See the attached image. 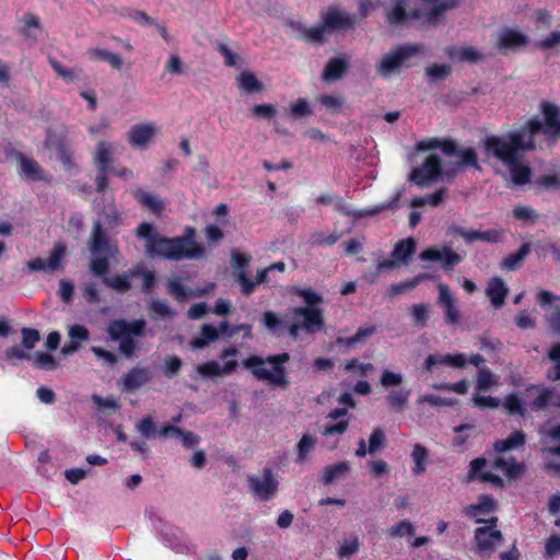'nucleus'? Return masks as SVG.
<instances>
[{"label": "nucleus", "instance_id": "obj_56", "mask_svg": "<svg viewBox=\"0 0 560 560\" xmlns=\"http://www.w3.org/2000/svg\"><path fill=\"white\" fill-rule=\"evenodd\" d=\"M513 215L517 220L527 222V223H535L537 219L539 218V214L537 211L532 208L530 206H523L518 205L513 208Z\"/></svg>", "mask_w": 560, "mask_h": 560}, {"label": "nucleus", "instance_id": "obj_58", "mask_svg": "<svg viewBox=\"0 0 560 560\" xmlns=\"http://www.w3.org/2000/svg\"><path fill=\"white\" fill-rule=\"evenodd\" d=\"M215 50L223 57L224 65L226 67H236L242 58L238 54L234 52L224 43H218Z\"/></svg>", "mask_w": 560, "mask_h": 560}, {"label": "nucleus", "instance_id": "obj_34", "mask_svg": "<svg viewBox=\"0 0 560 560\" xmlns=\"http://www.w3.org/2000/svg\"><path fill=\"white\" fill-rule=\"evenodd\" d=\"M410 0H392V8L386 13L387 22L390 25H399L408 20L407 7Z\"/></svg>", "mask_w": 560, "mask_h": 560}, {"label": "nucleus", "instance_id": "obj_43", "mask_svg": "<svg viewBox=\"0 0 560 560\" xmlns=\"http://www.w3.org/2000/svg\"><path fill=\"white\" fill-rule=\"evenodd\" d=\"M291 293L302 298L306 303L305 307L319 308L318 304L323 302V296L319 293L313 291L312 289L293 287L291 289Z\"/></svg>", "mask_w": 560, "mask_h": 560}, {"label": "nucleus", "instance_id": "obj_6", "mask_svg": "<svg viewBox=\"0 0 560 560\" xmlns=\"http://www.w3.org/2000/svg\"><path fill=\"white\" fill-rule=\"evenodd\" d=\"M292 324L288 327L289 335L296 339L303 330L308 335L319 332L325 327L323 310L311 307H292L289 310Z\"/></svg>", "mask_w": 560, "mask_h": 560}, {"label": "nucleus", "instance_id": "obj_49", "mask_svg": "<svg viewBox=\"0 0 560 560\" xmlns=\"http://www.w3.org/2000/svg\"><path fill=\"white\" fill-rule=\"evenodd\" d=\"M316 442H317L316 438H314L310 434H304L300 439V441L296 444V448H298L296 463L302 464L307 459V455L312 450H314Z\"/></svg>", "mask_w": 560, "mask_h": 560}, {"label": "nucleus", "instance_id": "obj_13", "mask_svg": "<svg viewBox=\"0 0 560 560\" xmlns=\"http://www.w3.org/2000/svg\"><path fill=\"white\" fill-rule=\"evenodd\" d=\"M67 253V246L62 243H57L47 260L39 257L27 261L30 271H56L60 268L62 259Z\"/></svg>", "mask_w": 560, "mask_h": 560}, {"label": "nucleus", "instance_id": "obj_30", "mask_svg": "<svg viewBox=\"0 0 560 560\" xmlns=\"http://www.w3.org/2000/svg\"><path fill=\"white\" fill-rule=\"evenodd\" d=\"M97 277L102 279V282L106 287L115 290L118 293H126L132 287L130 279L133 278V276L130 275V269L121 275H116L113 277H108L107 273Z\"/></svg>", "mask_w": 560, "mask_h": 560}, {"label": "nucleus", "instance_id": "obj_9", "mask_svg": "<svg viewBox=\"0 0 560 560\" xmlns=\"http://www.w3.org/2000/svg\"><path fill=\"white\" fill-rule=\"evenodd\" d=\"M247 482L250 492L261 501L271 500L279 491V481L270 467H265L261 476H248Z\"/></svg>", "mask_w": 560, "mask_h": 560}, {"label": "nucleus", "instance_id": "obj_51", "mask_svg": "<svg viewBox=\"0 0 560 560\" xmlns=\"http://www.w3.org/2000/svg\"><path fill=\"white\" fill-rule=\"evenodd\" d=\"M413 325L423 328L428 325L429 307L424 303L413 304L410 310Z\"/></svg>", "mask_w": 560, "mask_h": 560}, {"label": "nucleus", "instance_id": "obj_63", "mask_svg": "<svg viewBox=\"0 0 560 560\" xmlns=\"http://www.w3.org/2000/svg\"><path fill=\"white\" fill-rule=\"evenodd\" d=\"M22 334V346L26 350H32L36 346V343L40 340V334L35 328L23 327L21 329Z\"/></svg>", "mask_w": 560, "mask_h": 560}, {"label": "nucleus", "instance_id": "obj_14", "mask_svg": "<svg viewBox=\"0 0 560 560\" xmlns=\"http://www.w3.org/2000/svg\"><path fill=\"white\" fill-rule=\"evenodd\" d=\"M527 44L528 37L526 35L518 31L505 27L500 31L495 47L501 54L505 55L509 50H516Z\"/></svg>", "mask_w": 560, "mask_h": 560}, {"label": "nucleus", "instance_id": "obj_3", "mask_svg": "<svg viewBox=\"0 0 560 560\" xmlns=\"http://www.w3.org/2000/svg\"><path fill=\"white\" fill-rule=\"evenodd\" d=\"M291 357L288 352L270 354L266 358L253 354L242 361L245 369H249L258 381L267 382L273 387L287 388L290 384L288 371L284 366Z\"/></svg>", "mask_w": 560, "mask_h": 560}, {"label": "nucleus", "instance_id": "obj_16", "mask_svg": "<svg viewBox=\"0 0 560 560\" xmlns=\"http://www.w3.org/2000/svg\"><path fill=\"white\" fill-rule=\"evenodd\" d=\"M155 133L156 130L152 124H136L128 131V142L133 148L144 150Z\"/></svg>", "mask_w": 560, "mask_h": 560}, {"label": "nucleus", "instance_id": "obj_24", "mask_svg": "<svg viewBox=\"0 0 560 560\" xmlns=\"http://www.w3.org/2000/svg\"><path fill=\"white\" fill-rule=\"evenodd\" d=\"M122 386L126 392H133L150 381V372L144 368H132L122 376Z\"/></svg>", "mask_w": 560, "mask_h": 560}, {"label": "nucleus", "instance_id": "obj_35", "mask_svg": "<svg viewBox=\"0 0 560 560\" xmlns=\"http://www.w3.org/2000/svg\"><path fill=\"white\" fill-rule=\"evenodd\" d=\"M219 338V329L211 324H203L200 328V336L190 340L192 349H202Z\"/></svg>", "mask_w": 560, "mask_h": 560}, {"label": "nucleus", "instance_id": "obj_37", "mask_svg": "<svg viewBox=\"0 0 560 560\" xmlns=\"http://www.w3.org/2000/svg\"><path fill=\"white\" fill-rule=\"evenodd\" d=\"M494 467L505 471L509 478H515L525 470L524 463H517L514 458L505 459L504 457H497L494 459Z\"/></svg>", "mask_w": 560, "mask_h": 560}, {"label": "nucleus", "instance_id": "obj_17", "mask_svg": "<svg viewBox=\"0 0 560 560\" xmlns=\"http://www.w3.org/2000/svg\"><path fill=\"white\" fill-rule=\"evenodd\" d=\"M438 303L444 308L445 322L456 324L459 320V311L455 305V298L445 283H440Z\"/></svg>", "mask_w": 560, "mask_h": 560}, {"label": "nucleus", "instance_id": "obj_23", "mask_svg": "<svg viewBox=\"0 0 560 560\" xmlns=\"http://www.w3.org/2000/svg\"><path fill=\"white\" fill-rule=\"evenodd\" d=\"M16 159L20 163L21 175L25 179L34 182L44 179V170L35 159L27 158L21 152H16Z\"/></svg>", "mask_w": 560, "mask_h": 560}, {"label": "nucleus", "instance_id": "obj_21", "mask_svg": "<svg viewBox=\"0 0 560 560\" xmlns=\"http://www.w3.org/2000/svg\"><path fill=\"white\" fill-rule=\"evenodd\" d=\"M132 196L143 209H148L156 217L162 215L165 205L156 195L148 192L142 188H137L132 191Z\"/></svg>", "mask_w": 560, "mask_h": 560}, {"label": "nucleus", "instance_id": "obj_52", "mask_svg": "<svg viewBox=\"0 0 560 560\" xmlns=\"http://www.w3.org/2000/svg\"><path fill=\"white\" fill-rule=\"evenodd\" d=\"M166 291L178 302L186 301L190 291L178 279L168 280Z\"/></svg>", "mask_w": 560, "mask_h": 560}, {"label": "nucleus", "instance_id": "obj_1", "mask_svg": "<svg viewBox=\"0 0 560 560\" xmlns=\"http://www.w3.org/2000/svg\"><path fill=\"white\" fill-rule=\"evenodd\" d=\"M540 110L544 122L537 117L528 119L520 129L512 130L505 136H488L485 139V150L503 164H515L522 153L536 150L535 137L544 133L549 144L560 138V107L541 101Z\"/></svg>", "mask_w": 560, "mask_h": 560}, {"label": "nucleus", "instance_id": "obj_26", "mask_svg": "<svg viewBox=\"0 0 560 560\" xmlns=\"http://www.w3.org/2000/svg\"><path fill=\"white\" fill-rule=\"evenodd\" d=\"M532 245L525 242L515 252L506 256L500 264L502 270L516 271L522 268L526 256L530 253Z\"/></svg>", "mask_w": 560, "mask_h": 560}, {"label": "nucleus", "instance_id": "obj_31", "mask_svg": "<svg viewBox=\"0 0 560 560\" xmlns=\"http://www.w3.org/2000/svg\"><path fill=\"white\" fill-rule=\"evenodd\" d=\"M548 405L560 408V393H557L553 388L544 387L533 400L532 408L542 410Z\"/></svg>", "mask_w": 560, "mask_h": 560}, {"label": "nucleus", "instance_id": "obj_48", "mask_svg": "<svg viewBox=\"0 0 560 560\" xmlns=\"http://www.w3.org/2000/svg\"><path fill=\"white\" fill-rule=\"evenodd\" d=\"M495 509V502L492 497L483 494L479 498V502L470 504L465 513L467 516H476L479 512H490Z\"/></svg>", "mask_w": 560, "mask_h": 560}, {"label": "nucleus", "instance_id": "obj_32", "mask_svg": "<svg viewBox=\"0 0 560 560\" xmlns=\"http://www.w3.org/2000/svg\"><path fill=\"white\" fill-rule=\"evenodd\" d=\"M350 470L348 462H339L324 467L319 481L327 486L343 477Z\"/></svg>", "mask_w": 560, "mask_h": 560}, {"label": "nucleus", "instance_id": "obj_64", "mask_svg": "<svg viewBox=\"0 0 560 560\" xmlns=\"http://www.w3.org/2000/svg\"><path fill=\"white\" fill-rule=\"evenodd\" d=\"M140 434L145 439H152L156 435V424L151 416L143 417L137 424Z\"/></svg>", "mask_w": 560, "mask_h": 560}, {"label": "nucleus", "instance_id": "obj_41", "mask_svg": "<svg viewBox=\"0 0 560 560\" xmlns=\"http://www.w3.org/2000/svg\"><path fill=\"white\" fill-rule=\"evenodd\" d=\"M503 406L510 416L525 417L527 409L516 393H511L504 397Z\"/></svg>", "mask_w": 560, "mask_h": 560}, {"label": "nucleus", "instance_id": "obj_53", "mask_svg": "<svg viewBox=\"0 0 560 560\" xmlns=\"http://www.w3.org/2000/svg\"><path fill=\"white\" fill-rule=\"evenodd\" d=\"M415 533V526L408 520H402L387 529V534L390 537L413 536Z\"/></svg>", "mask_w": 560, "mask_h": 560}, {"label": "nucleus", "instance_id": "obj_20", "mask_svg": "<svg viewBox=\"0 0 560 560\" xmlns=\"http://www.w3.org/2000/svg\"><path fill=\"white\" fill-rule=\"evenodd\" d=\"M271 271L266 267L259 269L256 273L255 280H250L247 277L246 272H242L237 276V283L241 285V291L245 296H250L257 285L259 284H269L271 282L270 273Z\"/></svg>", "mask_w": 560, "mask_h": 560}, {"label": "nucleus", "instance_id": "obj_7", "mask_svg": "<svg viewBox=\"0 0 560 560\" xmlns=\"http://www.w3.org/2000/svg\"><path fill=\"white\" fill-rule=\"evenodd\" d=\"M114 153L115 145L108 141H100L93 152V164L96 168L95 190L98 194H104L108 187Z\"/></svg>", "mask_w": 560, "mask_h": 560}, {"label": "nucleus", "instance_id": "obj_45", "mask_svg": "<svg viewBox=\"0 0 560 560\" xmlns=\"http://www.w3.org/2000/svg\"><path fill=\"white\" fill-rule=\"evenodd\" d=\"M31 361L34 368L43 371H54L58 366L56 359L51 354L42 351H36L31 355Z\"/></svg>", "mask_w": 560, "mask_h": 560}, {"label": "nucleus", "instance_id": "obj_15", "mask_svg": "<svg viewBox=\"0 0 560 560\" xmlns=\"http://www.w3.org/2000/svg\"><path fill=\"white\" fill-rule=\"evenodd\" d=\"M346 416H348L347 408H335L330 410L327 415V419L332 421H339L325 423L320 429V433L324 436H335L345 434L349 428V420L343 419Z\"/></svg>", "mask_w": 560, "mask_h": 560}, {"label": "nucleus", "instance_id": "obj_61", "mask_svg": "<svg viewBox=\"0 0 560 560\" xmlns=\"http://www.w3.org/2000/svg\"><path fill=\"white\" fill-rule=\"evenodd\" d=\"M425 72L432 81H442L451 74L452 67L446 63H433L425 69Z\"/></svg>", "mask_w": 560, "mask_h": 560}, {"label": "nucleus", "instance_id": "obj_47", "mask_svg": "<svg viewBox=\"0 0 560 560\" xmlns=\"http://www.w3.org/2000/svg\"><path fill=\"white\" fill-rule=\"evenodd\" d=\"M130 275L133 278L141 277L142 278V291L145 294H150L152 292L153 287L155 285V273L152 270H145L142 267H135L130 269Z\"/></svg>", "mask_w": 560, "mask_h": 560}, {"label": "nucleus", "instance_id": "obj_50", "mask_svg": "<svg viewBox=\"0 0 560 560\" xmlns=\"http://www.w3.org/2000/svg\"><path fill=\"white\" fill-rule=\"evenodd\" d=\"M327 28L322 23L320 25L305 28L303 32V38L306 43L310 44H324L327 42Z\"/></svg>", "mask_w": 560, "mask_h": 560}, {"label": "nucleus", "instance_id": "obj_44", "mask_svg": "<svg viewBox=\"0 0 560 560\" xmlns=\"http://www.w3.org/2000/svg\"><path fill=\"white\" fill-rule=\"evenodd\" d=\"M456 7L455 0H447L444 2H440L434 4L425 14L427 21L430 24H438L441 18L447 10L454 9Z\"/></svg>", "mask_w": 560, "mask_h": 560}, {"label": "nucleus", "instance_id": "obj_10", "mask_svg": "<svg viewBox=\"0 0 560 560\" xmlns=\"http://www.w3.org/2000/svg\"><path fill=\"white\" fill-rule=\"evenodd\" d=\"M442 175V162L439 155L430 154L420 167H415L408 179L419 187H428Z\"/></svg>", "mask_w": 560, "mask_h": 560}, {"label": "nucleus", "instance_id": "obj_18", "mask_svg": "<svg viewBox=\"0 0 560 560\" xmlns=\"http://www.w3.org/2000/svg\"><path fill=\"white\" fill-rule=\"evenodd\" d=\"M467 363V357L465 353H456V354H439L433 353L429 354L424 361V369L429 372H432L434 366L448 365L453 368H464Z\"/></svg>", "mask_w": 560, "mask_h": 560}, {"label": "nucleus", "instance_id": "obj_22", "mask_svg": "<svg viewBox=\"0 0 560 560\" xmlns=\"http://www.w3.org/2000/svg\"><path fill=\"white\" fill-rule=\"evenodd\" d=\"M503 539L499 529L490 530V527L482 526L475 530V541L479 550L486 551L494 548L495 544Z\"/></svg>", "mask_w": 560, "mask_h": 560}, {"label": "nucleus", "instance_id": "obj_38", "mask_svg": "<svg viewBox=\"0 0 560 560\" xmlns=\"http://www.w3.org/2000/svg\"><path fill=\"white\" fill-rule=\"evenodd\" d=\"M411 457L415 463V466L412 467V472L415 475H421L425 472L429 459L428 450L421 444H415Z\"/></svg>", "mask_w": 560, "mask_h": 560}, {"label": "nucleus", "instance_id": "obj_40", "mask_svg": "<svg viewBox=\"0 0 560 560\" xmlns=\"http://www.w3.org/2000/svg\"><path fill=\"white\" fill-rule=\"evenodd\" d=\"M21 21L23 22V27L21 28V34L26 38V39H31L33 42H36L38 39V37L36 35H33L31 33V28H37V30H43V26L40 24V20L38 18V15L32 13V12H26L23 14Z\"/></svg>", "mask_w": 560, "mask_h": 560}, {"label": "nucleus", "instance_id": "obj_42", "mask_svg": "<svg viewBox=\"0 0 560 560\" xmlns=\"http://www.w3.org/2000/svg\"><path fill=\"white\" fill-rule=\"evenodd\" d=\"M451 58L457 57L459 61L478 62L483 56L472 46H465L456 50L455 47L448 50Z\"/></svg>", "mask_w": 560, "mask_h": 560}, {"label": "nucleus", "instance_id": "obj_12", "mask_svg": "<svg viewBox=\"0 0 560 560\" xmlns=\"http://www.w3.org/2000/svg\"><path fill=\"white\" fill-rule=\"evenodd\" d=\"M320 19L328 33L338 30H349L354 26V18L335 5H330L325 12H322Z\"/></svg>", "mask_w": 560, "mask_h": 560}, {"label": "nucleus", "instance_id": "obj_11", "mask_svg": "<svg viewBox=\"0 0 560 560\" xmlns=\"http://www.w3.org/2000/svg\"><path fill=\"white\" fill-rule=\"evenodd\" d=\"M536 302L544 310L547 306L552 308V311L549 314H546L545 317L552 331L560 335V304H553L555 302H560V296L550 291L540 290L536 294Z\"/></svg>", "mask_w": 560, "mask_h": 560}, {"label": "nucleus", "instance_id": "obj_62", "mask_svg": "<svg viewBox=\"0 0 560 560\" xmlns=\"http://www.w3.org/2000/svg\"><path fill=\"white\" fill-rule=\"evenodd\" d=\"M463 260L462 256L450 247H444L442 253V267L445 271H451Z\"/></svg>", "mask_w": 560, "mask_h": 560}, {"label": "nucleus", "instance_id": "obj_57", "mask_svg": "<svg viewBox=\"0 0 560 560\" xmlns=\"http://www.w3.org/2000/svg\"><path fill=\"white\" fill-rule=\"evenodd\" d=\"M417 287V282L411 279L393 283L386 290V296L388 299H393L397 295L406 294L409 291H412Z\"/></svg>", "mask_w": 560, "mask_h": 560}, {"label": "nucleus", "instance_id": "obj_29", "mask_svg": "<svg viewBox=\"0 0 560 560\" xmlns=\"http://www.w3.org/2000/svg\"><path fill=\"white\" fill-rule=\"evenodd\" d=\"M526 443V434L522 430L513 431L506 439L493 443L497 453H504L514 448L523 447Z\"/></svg>", "mask_w": 560, "mask_h": 560}, {"label": "nucleus", "instance_id": "obj_36", "mask_svg": "<svg viewBox=\"0 0 560 560\" xmlns=\"http://www.w3.org/2000/svg\"><path fill=\"white\" fill-rule=\"evenodd\" d=\"M237 85L238 89L246 93H258L264 89L262 83L257 79V77L250 71H242L237 75Z\"/></svg>", "mask_w": 560, "mask_h": 560}, {"label": "nucleus", "instance_id": "obj_25", "mask_svg": "<svg viewBox=\"0 0 560 560\" xmlns=\"http://www.w3.org/2000/svg\"><path fill=\"white\" fill-rule=\"evenodd\" d=\"M349 68V63L346 59L339 57H332L326 63L322 78L326 82H334L340 80Z\"/></svg>", "mask_w": 560, "mask_h": 560}, {"label": "nucleus", "instance_id": "obj_39", "mask_svg": "<svg viewBox=\"0 0 560 560\" xmlns=\"http://www.w3.org/2000/svg\"><path fill=\"white\" fill-rule=\"evenodd\" d=\"M511 171L512 182L517 186H523L530 180L532 170L529 166L522 164L520 160L515 164L508 165Z\"/></svg>", "mask_w": 560, "mask_h": 560}, {"label": "nucleus", "instance_id": "obj_4", "mask_svg": "<svg viewBox=\"0 0 560 560\" xmlns=\"http://www.w3.org/2000/svg\"><path fill=\"white\" fill-rule=\"evenodd\" d=\"M88 247L93 255L89 264L90 271L94 276L108 273L110 259L115 258L119 249L116 241L109 237L100 220L93 222Z\"/></svg>", "mask_w": 560, "mask_h": 560}, {"label": "nucleus", "instance_id": "obj_27", "mask_svg": "<svg viewBox=\"0 0 560 560\" xmlns=\"http://www.w3.org/2000/svg\"><path fill=\"white\" fill-rule=\"evenodd\" d=\"M509 289L500 277H494L486 290L487 296L495 308H500L508 295Z\"/></svg>", "mask_w": 560, "mask_h": 560}, {"label": "nucleus", "instance_id": "obj_33", "mask_svg": "<svg viewBox=\"0 0 560 560\" xmlns=\"http://www.w3.org/2000/svg\"><path fill=\"white\" fill-rule=\"evenodd\" d=\"M89 56L94 61H105L108 62L114 69L120 70L124 61L120 55L117 52H113L108 49L104 48H91L89 49Z\"/></svg>", "mask_w": 560, "mask_h": 560}, {"label": "nucleus", "instance_id": "obj_60", "mask_svg": "<svg viewBox=\"0 0 560 560\" xmlns=\"http://www.w3.org/2000/svg\"><path fill=\"white\" fill-rule=\"evenodd\" d=\"M183 362L180 358L168 354L164 359L163 374L167 378H173L182 369Z\"/></svg>", "mask_w": 560, "mask_h": 560}, {"label": "nucleus", "instance_id": "obj_46", "mask_svg": "<svg viewBox=\"0 0 560 560\" xmlns=\"http://www.w3.org/2000/svg\"><path fill=\"white\" fill-rule=\"evenodd\" d=\"M411 390L410 389H398V390H392L386 396L387 404L397 411H402L406 404L409 400Z\"/></svg>", "mask_w": 560, "mask_h": 560}, {"label": "nucleus", "instance_id": "obj_5", "mask_svg": "<svg viewBox=\"0 0 560 560\" xmlns=\"http://www.w3.org/2000/svg\"><path fill=\"white\" fill-rule=\"evenodd\" d=\"M145 320L135 319L127 320L124 318L113 319L107 326V334L110 340L119 342V352L126 358L136 357L138 342L136 337H141L144 334Z\"/></svg>", "mask_w": 560, "mask_h": 560}, {"label": "nucleus", "instance_id": "obj_55", "mask_svg": "<svg viewBox=\"0 0 560 560\" xmlns=\"http://www.w3.org/2000/svg\"><path fill=\"white\" fill-rule=\"evenodd\" d=\"M232 267H233V277L235 282H237V276L242 272H246V267L248 266L252 257L247 254H242L238 252H232Z\"/></svg>", "mask_w": 560, "mask_h": 560}, {"label": "nucleus", "instance_id": "obj_28", "mask_svg": "<svg viewBox=\"0 0 560 560\" xmlns=\"http://www.w3.org/2000/svg\"><path fill=\"white\" fill-rule=\"evenodd\" d=\"M416 248L417 243L415 238L408 237L400 240L394 246V249L392 252V258H394L397 262L406 265L412 258Z\"/></svg>", "mask_w": 560, "mask_h": 560}, {"label": "nucleus", "instance_id": "obj_59", "mask_svg": "<svg viewBox=\"0 0 560 560\" xmlns=\"http://www.w3.org/2000/svg\"><path fill=\"white\" fill-rule=\"evenodd\" d=\"M386 444V435L381 428H375L369 438V454H375Z\"/></svg>", "mask_w": 560, "mask_h": 560}, {"label": "nucleus", "instance_id": "obj_54", "mask_svg": "<svg viewBox=\"0 0 560 560\" xmlns=\"http://www.w3.org/2000/svg\"><path fill=\"white\" fill-rule=\"evenodd\" d=\"M359 549H360L359 537L353 536L352 538H347L341 542V545L337 551V556L340 559L349 558V557L358 553Z\"/></svg>", "mask_w": 560, "mask_h": 560}, {"label": "nucleus", "instance_id": "obj_19", "mask_svg": "<svg viewBox=\"0 0 560 560\" xmlns=\"http://www.w3.org/2000/svg\"><path fill=\"white\" fill-rule=\"evenodd\" d=\"M237 365L238 363L235 360L225 361L223 366H220L217 361L211 360L197 365V372L203 377L214 378L232 374Z\"/></svg>", "mask_w": 560, "mask_h": 560}, {"label": "nucleus", "instance_id": "obj_8", "mask_svg": "<svg viewBox=\"0 0 560 560\" xmlns=\"http://www.w3.org/2000/svg\"><path fill=\"white\" fill-rule=\"evenodd\" d=\"M420 51L419 46L406 44L398 46L383 56L376 66V72L381 77H388L395 72H399L404 62Z\"/></svg>", "mask_w": 560, "mask_h": 560}, {"label": "nucleus", "instance_id": "obj_2", "mask_svg": "<svg viewBox=\"0 0 560 560\" xmlns=\"http://www.w3.org/2000/svg\"><path fill=\"white\" fill-rule=\"evenodd\" d=\"M135 233L139 240L145 241V255L150 258L182 260L205 254V248L195 240L196 230L192 226H187L183 236L166 237L160 235L152 223L141 222Z\"/></svg>", "mask_w": 560, "mask_h": 560}]
</instances>
